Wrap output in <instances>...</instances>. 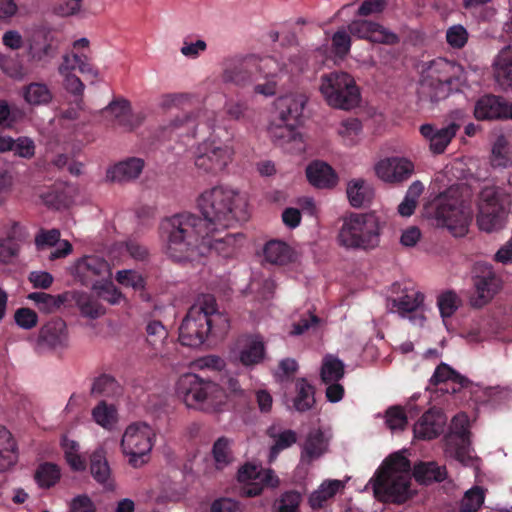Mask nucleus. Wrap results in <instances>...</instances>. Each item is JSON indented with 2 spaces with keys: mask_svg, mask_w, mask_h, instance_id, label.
Returning a JSON list of instances; mask_svg holds the SVG:
<instances>
[{
  "mask_svg": "<svg viewBox=\"0 0 512 512\" xmlns=\"http://www.w3.org/2000/svg\"><path fill=\"white\" fill-rule=\"evenodd\" d=\"M160 236L165 243L167 256L174 262L182 263L195 261L212 249L227 256L231 251H224L222 245L233 248L240 235L227 233L224 238H214L200 216L183 212L161 221Z\"/></svg>",
  "mask_w": 512,
  "mask_h": 512,
  "instance_id": "1",
  "label": "nucleus"
},
{
  "mask_svg": "<svg viewBox=\"0 0 512 512\" xmlns=\"http://www.w3.org/2000/svg\"><path fill=\"white\" fill-rule=\"evenodd\" d=\"M412 475L420 484L442 482L447 477L444 465L434 461L415 464L411 473L410 461L400 453L387 457L369 480L374 497L383 503L403 504L413 496Z\"/></svg>",
  "mask_w": 512,
  "mask_h": 512,
  "instance_id": "2",
  "label": "nucleus"
},
{
  "mask_svg": "<svg viewBox=\"0 0 512 512\" xmlns=\"http://www.w3.org/2000/svg\"><path fill=\"white\" fill-rule=\"evenodd\" d=\"M206 229L212 237L221 238L220 232L238 222L249 219L248 203L237 191L215 186L204 191L197 200Z\"/></svg>",
  "mask_w": 512,
  "mask_h": 512,
  "instance_id": "3",
  "label": "nucleus"
},
{
  "mask_svg": "<svg viewBox=\"0 0 512 512\" xmlns=\"http://www.w3.org/2000/svg\"><path fill=\"white\" fill-rule=\"evenodd\" d=\"M228 316L219 311L211 294L198 297L189 308L179 327V341L183 346L200 347L209 336L223 337L229 330Z\"/></svg>",
  "mask_w": 512,
  "mask_h": 512,
  "instance_id": "4",
  "label": "nucleus"
},
{
  "mask_svg": "<svg viewBox=\"0 0 512 512\" xmlns=\"http://www.w3.org/2000/svg\"><path fill=\"white\" fill-rule=\"evenodd\" d=\"M176 393L187 407L204 412H217L226 403L228 394L217 383L188 373L182 375L176 386Z\"/></svg>",
  "mask_w": 512,
  "mask_h": 512,
  "instance_id": "5",
  "label": "nucleus"
},
{
  "mask_svg": "<svg viewBox=\"0 0 512 512\" xmlns=\"http://www.w3.org/2000/svg\"><path fill=\"white\" fill-rule=\"evenodd\" d=\"M336 241L347 250L375 249L380 243L378 218L372 213H350L342 218Z\"/></svg>",
  "mask_w": 512,
  "mask_h": 512,
  "instance_id": "6",
  "label": "nucleus"
},
{
  "mask_svg": "<svg viewBox=\"0 0 512 512\" xmlns=\"http://www.w3.org/2000/svg\"><path fill=\"white\" fill-rule=\"evenodd\" d=\"M320 92L329 106L350 110L359 105L361 94L355 79L346 72H331L321 77Z\"/></svg>",
  "mask_w": 512,
  "mask_h": 512,
  "instance_id": "7",
  "label": "nucleus"
},
{
  "mask_svg": "<svg viewBox=\"0 0 512 512\" xmlns=\"http://www.w3.org/2000/svg\"><path fill=\"white\" fill-rule=\"evenodd\" d=\"M154 437L153 429L144 422L133 423L126 428L121 448L130 466L139 468L149 461Z\"/></svg>",
  "mask_w": 512,
  "mask_h": 512,
  "instance_id": "8",
  "label": "nucleus"
},
{
  "mask_svg": "<svg viewBox=\"0 0 512 512\" xmlns=\"http://www.w3.org/2000/svg\"><path fill=\"white\" fill-rule=\"evenodd\" d=\"M472 273L475 293L471 297V305L482 308L502 290L504 282L501 274L488 262H476Z\"/></svg>",
  "mask_w": 512,
  "mask_h": 512,
  "instance_id": "9",
  "label": "nucleus"
},
{
  "mask_svg": "<svg viewBox=\"0 0 512 512\" xmlns=\"http://www.w3.org/2000/svg\"><path fill=\"white\" fill-rule=\"evenodd\" d=\"M202 125L208 130L213 129L217 125L216 113L207 109L198 110L195 113L183 112L171 120L168 125L160 127L157 138L159 140L170 139L174 132L178 136L185 134L195 137L199 126Z\"/></svg>",
  "mask_w": 512,
  "mask_h": 512,
  "instance_id": "10",
  "label": "nucleus"
},
{
  "mask_svg": "<svg viewBox=\"0 0 512 512\" xmlns=\"http://www.w3.org/2000/svg\"><path fill=\"white\" fill-rule=\"evenodd\" d=\"M455 66L445 59L434 60L429 68L427 77L421 83V93L431 100L438 102L445 99L452 91L457 78L451 73Z\"/></svg>",
  "mask_w": 512,
  "mask_h": 512,
  "instance_id": "11",
  "label": "nucleus"
},
{
  "mask_svg": "<svg viewBox=\"0 0 512 512\" xmlns=\"http://www.w3.org/2000/svg\"><path fill=\"white\" fill-rule=\"evenodd\" d=\"M233 150L216 139H207L200 143L195 153V166L204 173L216 175L231 162Z\"/></svg>",
  "mask_w": 512,
  "mask_h": 512,
  "instance_id": "12",
  "label": "nucleus"
},
{
  "mask_svg": "<svg viewBox=\"0 0 512 512\" xmlns=\"http://www.w3.org/2000/svg\"><path fill=\"white\" fill-rule=\"evenodd\" d=\"M264 77L261 60L254 55L234 57L224 63L222 79L225 83L245 87Z\"/></svg>",
  "mask_w": 512,
  "mask_h": 512,
  "instance_id": "13",
  "label": "nucleus"
},
{
  "mask_svg": "<svg viewBox=\"0 0 512 512\" xmlns=\"http://www.w3.org/2000/svg\"><path fill=\"white\" fill-rule=\"evenodd\" d=\"M506 218L507 210L497 193L492 190H484L477 215V224L480 230L488 233L500 230L504 227Z\"/></svg>",
  "mask_w": 512,
  "mask_h": 512,
  "instance_id": "14",
  "label": "nucleus"
},
{
  "mask_svg": "<svg viewBox=\"0 0 512 512\" xmlns=\"http://www.w3.org/2000/svg\"><path fill=\"white\" fill-rule=\"evenodd\" d=\"M238 481L245 483L243 493L247 497L259 496L264 488H276L279 478L275 472L268 468L246 463L238 470Z\"/></svg>",
  "mask_w": 512,
  "mask_h": 512,
  "instance_id": "15",
  "label": "nucleus"
},
{
  "mask_svg": "<svg viewBox=\"0 0 512 512\" xmlns=\"http://www.w3.org/2000/svg\"><path fill=\"white\" fill-rule=\"evenodd\" d=\"M75 278L92 289L111 278V269L106 260L97 256H85L75 265Z\"/></svg>",
  "mask_w": 512,
  "mask_h": 512,
  "instance_id": "16",
  "label": "nucleus"
},
{
  "mask_svg": "<svg viewBox=\"0 0 512 512\" xmlns=\"http://www.w3.org/2000/svg\"><path fill=\"white\" fill-rule=\"evenodd\" d=\"M474 116L480 121L512 119V103L502 96L484 94L475 102Z\"/></svg>",
  "mask_w": 512,
  "mask_h": 512,
  "instance_id": "17",
  "label": "nucleus"
},
{
  "mask_svg": "<svg viewBox=\"0 0 512 512\" xmlns=\"http://www.w3.org/2000/svg\"><path fill=\"white\" fill-rule=\"evenodd\" d=\"M413 172L414 164L406 158H385L375 165L377 177L391 184H398L408 180Z\"/></svg>",
  "mask_w": 512,
  "mask_h": 512,
  "instance_id": "18",
  "label": "nucleus"
},
{
  "mask_svg": "<svg viewBox=\"0 0 512 512\" xmlns=\"http://www.w3.org/2000/svg\"><path fill=\"white\" fill-rule=\"evenodd\" d=\"M348 31L359 39H365L373 43L393 45L399 42V37L395 33L373 21L353 20L348 25Z\"/></svg>",
  "mask_w": 512,
  "mask_h": 512,
  "instance_id": "19",
  "label": "nucleus"
},
{
  "mask_svg": "<svg viewBox=\"0 0 512 512\" xmlns=\"http://www.w3.org/2000/svg\"><path fill=\"white\" fill-rule=\"evenodd\" d=\"M56 55L57 47L49 32L35 33L27 40V56L30 62L46 67Z\"/></svg>",
  "mask_w": 512,
  "mask_h": 512,
  "instance_id": "20",
  "label": "nucleus"
},
{
  "mask_svg": "<svg viewBox=\"0 0 512 512\" xmlns=\"http://www.w3.org/2000/svg\"><path fill=\"white\" fill-rule=\"evenodd\" d=\"M68 342L67 326L61 318L48 321L39 330L37 346L41 349H64Z\"/></svg>",
  "mask_w": 512,
  "mask_h": 512,
  "instance_id": "21",
  "label": "nucleus"
},
{
  "mask_svg": "<svg viewBox=\"0 0 512 512\" xmlns=\"http://www.w3.org/2000/svg\"><path fill=\"white\" fill-rule=\"evenodd\" d=\"M459 129L460 125L455 122L442 128L427 123L420 126V133L429 142V148L433 154H442Z\"/></svg>",
  "mask_w": 512,
  "mask_h": 512,
  "instance_id": "22",
  "label": "nucleus"
},
{
  "mask_svg": "<svg viewBox=\"0 0 512 512\" xmlns=\"http://www.w3.org/2000/svg\"><path fill=\"white\" fill-rule=\"evenodd\" d=\"M89 469L93 479L106 491L115 490V479L103 447H98L90 455Z\"/></svg>",
  "mask_w": 512,
  "mask_h": 512,
  "instance_id": "23",
  "label": "nucleus"
},
{
  "mask_svg": "<svg viewBox=\"0 0 512 512\" xmlns=\"http://www.w3.org/2000/svg\"><path fill=\"white\" fill-rule=\"evenodd\" d=\"M444 414L434 408L426 411L414 425V435L418 439L432 440L437 438L444 429Z\"/></svg>",
  "mask_w": 512,
  "mask_h": 512,
  "instance_id": "24",
  "label": "nucleus"
},
{
  "mask_svg": "<svg viewBox=\"0 0 512 512\" xmlns=\"http://www.w3.org/2000/svg\"><path fill=\"white\" fill-rule=\"evenodd\" d=\"M238 359L245 367H253L262 362L265 356V345L259 335H246L238 340Z\"/></svg>",
  "mask_w": 512,
  "mask_h": 512,
  "instance_id": "25",
  "label": "nucleus"
},
{
  "mask_svg": "<svg viewBox=\"0 0 512 512\" xmlns=\"http://www.w3.org/2000/svg\"><path fill=\"white\" fill-rule=\"evenodd\" d=\"M67 305L76 306L83 317L96 319L105 313V309L91 294L80 291L66 292Z\"/></svg>",
  "mask_w": 512,
  "mask_h": 512,
  "instance_id": "26",
  "label": "nucleus"
},
{
  "mask_svg": "<svg viewBox=\"0 0 512 512\" xmlns=\"http://www.w3.org/2000/svg\"><path fill=\"white\" fill-rule=\"evenodd\" d=\"M328 440L320 429L311 430L302 446L300 460L303 464L310 465L313 461L322 457L328 450Z\"/></svg>",
  "mask_w": 512,
  "mask_h": 512,
  "instance_id": "27",
  "label": "nucleus"
},
{
  "mask_svg": "<svg viewBox=\"0 0 512 512\" xmlns=\"http://www.w3.org/2000/svg\"><path fill=\"white\" fill-rule=\"evenodd\" d=\"M306 176L311 185L317 188H333L338 182L334 169L323 161H313L306 168Z\"/></svg>",
  "mask_w": 512,
  "mask_h": 512,
  "instance_id": "28",
  "label": "nucleus"
},
{
  "mask_svg": "<svg viewBox=\"0 0 512 512\" xmlns=\"http://www.w3.org/2000/svg\"><path fill=\"white\" fill-rule=\"evenodd\" d=\"M435 217L448 228L457 225L462 218L458 200L449 198L446 193L440 194L435 200Z\"/></svg>",
  "mask_w": 512,
  "mask_h": 512,
  "instance_id": "29",
  "label": "nucleus"
},
{
  "mask_svg": "<svg viewBox=\"0 0 512 512\" xmlns=\"http://www.w3.org/2000/svg\"><path fill=\"white\" fill-rule=\"evenodd\" d=\"M305 103L306 98L303 95H287L278 99L277 108L281 121L298 126Z\"/></svg>",
  "mask_w": 512,
  "mask_h": 512,
  "instance_id": "30",
  "label": "nucleus"
},
{
  "mask_svg": "<svg viewBox=\"0 0 512 512\" xmlns=\"http://www.w3.org/2000/svg\"><path fill=\"white\" fill-rule=\"evenodd\" d=\"M144 168V161L131 157L115 164L107 171V178L113 182H128L138 178Z\"/></svg>",
  "mask_w": 512,
  "mask_h": 512,
  "instance_id": "31",
  "label": "nucleus"
},
{
  "mask_svg": "<svg viewBox=\"0 0 512 512\" xmlns=\"http://www.w3.org/2000/svg\"><path fill=\"white\" fill-rule=\"evenodd\" d=\"M449 383L452 384L451 392L457 393L462 388L468 387L471 382L467 377L462 376L446 363H441L436 367L430 378V384L437 386L439 384L448 385Z\"/></svg>",
  "mask_w": 512,
  "mask_h": 512,
  "instance_id": "32",
  "label": "nucleus"
},
{
  "mask_svg": "<svg viewBox=\"0 0 512 512\" xmlns=\"http://www.w3.org/2000/svg\"><path fill=\"white\" fill-rule=\"evenodd\" d=\"M266 434L274 442L269 452L270 461L276 459L280 452L294 445L298 439V435L294 430L282 429L276 424L268 427Z\"/></svg>",
  "mask_w": 512,
  "mask_h": 512,
  "instance_id": "33",
  "label": "nucleus"
},
{
  "mask_svg": "<svg viewBox=\"0 0 512 512\" xmlns=\"http://www.w3.org/2000/svg\"><path fill=\"white\" fill-rule=\"evenodd\" d=\"M58 70L59 73H66L67 70H78L86 78L92 80L96 79L99 74L87 55L74 52L63 56V61Z\"/></svg>",
  "mask_w": 512,
  "mask_h": 512,
  "instance_id": "34",
  "label": "nucleus"
},
{
  "mask_svg": "<svg viewBox=\"0 0 512 512\" xmlns=\"http://www.w3.org/2000/svg\"><path fill=\"white\" fill-rule=\"evenodd\" d=\"M495 77L504 90L512 91V46L503 48L495 62Z\"/></svg>",
  "mask_w": 512,
  "mask_h": 512,
  "instance_id": "35",
  "label": "nucleus"
},
{
  "mask_svg": "<svg viewBox=\"0 0 512 512\" xmlns=\"http://www.w3.org/2000/svg\"><path fill=\"white\" fill-rule=\"evenodd\" d=\"M145 336L146 343L151 347L152 354L156 356L162 353L168 338V330L160 320L152 318L146 320Z\"/></svg>",
  "mask_w": 512,
  "mask_h": 512,
  "instance_id": "36",
  "label": "nucleus"
},
{
  "mask_svg": "<svg viewBox=\"0 0 512 512\" xmlns=\"http://www.w3.org/2000/svg\"><path fill=\"white\" fill-rule=\"evenodd\" d=\"M122 394L119 382L110 374H100L91 384L90 395L94 398H114Z\"/></svg>",
  "mask_w": 512,
  "mask_h": 512,
  "instance_id": "37",
  "label": "nucleus"
},
{
  "mask_svg": "<svg viewBox=\"0 0 512 512\" xmlns=\"http://www.w3.org/2000/svg\"><path fill=\"white\" fill-rule=\"evenodd\" d=\"M296 395L293 398V408L298 412L311 410L316 404L315 387L305 378H298L295 382Z\"/></svg>",
  "mask_w": 512,
  "mask_h": 512,
  "instance_id": "38",
  "label": "nucleus"
},
{
  "mask_svg": "<svg viewBox=\"0 0 512 512\" xmlns=\"http://www.w3.org/2000/svg\"><path fill=\"white\" fill-rule=\"evenodd\" d=\"M22 97L31 106L48 105L53 99V93L43 82H31L22 87Z\"/></svg>",
  "mask_w": 512,
  "mask_h": 512,
  "instance_id": "39",
  "label": "nucleus"
},
{
  "mask_svg": "<svg viewBox=\"0 0 512 512\" xmlns=\"http://www.w3.org/2000/svg\"><path fill=\"white\" fill-rule=\"evenodd\" d=\"M17 461V446L12 434L0 426V472H4Z\"/></svg>",
  "mask_w": 512,
  "mask_h": 512,
  "instance_id": "40",
  "label": "nucleus"
},
{
  "mask_svg": "<svg viewBox=\"0 0 512 512\" xmlns=\"http://www.w3.org/2000/svg\"><path fill=\"white\" fill-rule=\"evenodd\" d=\"M424 301V294L413 287L405 286L402 294L392 300L393 307L397 308L399 314L404 316L407 313L415 312Z\"/></svg>",
  "mask_w": 512,
  "mask_h": 512,
  "instance_id": "41",
  "label": "nucleus"
},
{
  "mask_svg": "<svg viewBox=\"0 0 512 512\" xmlns=\"http://www.w3.org/2000/svg\"><path fill=\"white\" fill-rule=\"evenodd\" d=\"M344 485L340 480H326L309 497V505L318 510L326 506V503L334 498Z\"/></svg>",
  "mask_w": 512,
  "mask_h": 512,
  "instance_id": "42",
  "label": "nucleus"
},
{
  "mask_svg": "<svg viewBox=\"0 0 512 512\" xmlns=\"http://www.w3.org/2000/svg\"><path fill=\"white\" fill-rule=\"evenodd\" d=\"M294 252L285 242L271 240L264 247L266 261L275 265H286L293 260Z\"/></svg>",
  "mask_w": 512,
  "mask_h": 512,
  "instance_id": "43",
  "label": "nucleus"
},
{
  "mask_svg": "<svg viewBox=\"0 0 512 512\" xmlns=\"http://www.w3.org/2000/svg\"><path fill=\"white\" fill-rule=\"evenodd\" d=\"M105 115H111L115 124L126 130H132L134 124L132 122L130 103L124 99L114 100L104 109Z\"/></svg>",
  "mask_w": 512,
  "mask_h": 512,
  "instance_id": "44",
  "label": "nucleus"
},
{
  "mask_svg": "<svg viewBox=\"0 0 512 512\" xmlns=\"http://www.w3.org/2000/svg\"><path fill=\"white\" fill-rule=\"evenodd\" d=\"M269 133L273 142L281 147L289 143H302L301 134L293 123L282 122V124L274 125L270 128Z\"/></svg>",
  "mask_w": 512,
  "mask_h": 512,
  "instance_id": "45",
  "label": "nucleus"
},
{
  "mask_svg": "<svg viewBox=\"0 0 512 512\" xmlns=\"http://www.w3.org/2000/svg\"><path fill=\"white\" fill-rule=\"evenodd\" d=\"M66 292L57 296L45 292L29 293L27 299L33 301L38 309L44 313H53L62 305L67 304Z\"/></svg>",
  "mask_w": 512,
  "mask_h": 512,
  "instance_id": "46",
  "label": "nucleus"
},
{
  "mask_svg": "<svg viewBox=\"0 0 512 512\" xmlns=\"http://www.w3.org/2000/svg\"><path fill=\"white\" fill-rule=\"evenodd\" d=\"M61 478V470L57 464L51 462L41 463L34 475L38 486L43 489H49L55 486Z\"/></svg>",
  "mask_w": 512,
  "mask_h": 512,
  "instance_id": "47",
  "label": "nucleus"
},
{
  "mask_svg": "<svg viewBox=\"0 0 512 512\" xmlns=\"http://www.w3.org/2000/svg\"><path fill=\"white\" fill-rule=\"evenodd\" d=\"M346 192L350 204L355 208L364 206L370 202L372 197V191L363 179L351 180L347 185Z\"/></svg>",
  "mask_w": 512,
  "mask_h": 512,
  "instance_id": "48",
  "label": "nucleus"
},
{
  "mask_svg": "<svg viewBox=\"0 0 512 512\" xmlns=\"http://www.w3.org/2000/svg\"><path fill=\"white\" fill-rule=\"evenodd\" d=\"M470 436L471 435L445 437L446 450L460 462H465L470 458Z\"/></svg>",
  "mask_w": 512,
  "mask_h": 512,
  "instance_id": "49",
  "label": "nucleus"
},
{
  "mask_svg": "<svg viewBox=\"0 0 512 512\" xmlns=\"http://www.w3.org/2000/svg\"><path fill=\"white\" fill-rule=\"evenodd\" d=\"M344 363L338 358L327 355L322 361L320 377L323 383L338 382L344 376Z\"/></svg>",
  "mask_w": 512,
  "mask_h": 512,
  "instance_id": "50",
  "label": "nucleus"
},
{
  "mask_svg": "<svg viewBox=\"0 0 512 512\" xmlns=\"http://www.w3.org/2000/svg\"><path fill=\"white\" fill-rule=\"evenodd\" d=\"M302 495L296 490L285 491L275 501L273 512H301Z\"/></svg>",
  "mask_w": 512,
  "mask_h": 512,
  "instance_id": "51",
  "label": "nucleus"
},
{
  "mask_svg": "<svg viewBox=\"0 0 512 512\" xmlns=\"http://www.w3.org/2000/svg\"><path fill=\"white\" fill-rule=\"evenodd\" d=\"M362 131V123L358 118L350 117L340 122L337 129L338 135L343 142L348 145H354L356 139Z\"/></svg>",
  "mask_w": 512,
  "mask_h": 512,
  "instance_id": "52",
  "label": "nucleus"
},
{
  "mask_svg": "<svg viewBox=\"0 0 512 512\" xmlns=\"http://www.w3.org/2000/svg\"><path fill=\"white\" fill-rule=\"evenodd\" d=\"M484 499L483 489L474 486L464 494L460 502V512H477L484 503Z\"/></svg>",
  "mask_w": 512,
  "mask_h": 512,
  "instance_id": "53",
  "label": "nucleus"
},
{
  "mask_svg": "<svg viewBox=\"0 0 512 512\" xmlns=\"http://www.w3.org/2000/svg\"><path fill=\"white\" fill-rule=\"evenodd\" d=\"M212 455L218 468L228 465L232 461L231 441L224 436L218 438L213 444Z\"/></svg>",
  "mask_w": 512,
  "mask_h": 512,
  "instance_id": "54",
  "label": "nucleus"
},
{
  "mask_svg": "<svg viewBox=\"0 0 512 512\" xmlns=\"http://www.w3.org/2000/svg\"><path fill=\"white\" fill-rule=\"evenodd\" d=\"M92 417L97 424L107 428L116 420V409L114 405L102 400L93 408Z\"/></svg>",
  "mask_w": 512,
  "mask_h": 512,
  "instance_id": "55",
  "label": "nucleus"
},
{
  "mask_svg": "<svg viewBox=\"0 0 512 512\" xmlns=\"http://www.w3.org/2000/svg\"><path fill=\"white\" fill-rule=\"evenodd\" d=\"M0 69L5 75L14 80H22L26 75L20 60L10 55H0Z\"/></svg>",
  "mask_w": 512,
  "mask_h": 512,
  "instance_id": "56",
  "label": "nucleus"
},
{
  "mask_svg": "<svg viewBox=\"0 0 512 512\" xmlns=\"http://www.w3.org/2000/svg\"><path fill=\"white\" fill-rule=\"evenodd\" d=\"M115 279L122 286L131 287L135 291H142L146 285L145 278L134 270H120Z\"/></svg>",
  "mask_w": 512,
  "mask_h": 512,
  "instance_id": "57",
  "label": "nucleus"
},
{
  "mask_svg": "<svg viewBox=\"0 0 512 512\" xmlns=\"http://www.w3.org/2000/svg\"><path fill=\"white\" fill-rule=\"evenodd\" d=\"M97 297L108 302L111 305L120 303L122 299V293L115 287L110 279L104 281L99 287L94 288Z\"/></svg>",
  "mask_w": 512,
  "mask_h": 512,
  "instance_id": "58",
  "label": "nucleus"
},
{
  "mask_svg": "<svg viewBox=\"0 0 512 512\" xmlns=\"http://www.w3.org/2000/svg\"><path fill=\"white\" fill-rule=\"evenodd\" d=\"M458 296L455 292L448 291L438 297V307L443 318L452 316L458 308Z\"/></svg>",
  "mask_w": 512,
  "mask_h": 512,
  "instance_id": "59",
  "label": "nucleus"
},
{
  "mask_svg": "<svg viewBox=\"0 0 512 512\" xmlns=\"http://www.w3.org/2000/svg\"><path fill=\"white\" fill-rule=\"evenodd\" d=\"M14 320L19 327L29 330L37 325L38 315L34 310L22 307L15 311Z\"/></svg>",
  "mask_w": 512,
  "mask_h": 512,
  "instance_id": "60",
  "label": "nucleus"
},
{
  "mask_svg": "<svg viewBox=\"0 0 512 512\" xmlns=\"http://www.w3.org/2000/svg\"><path fill=\"white\" fill-rule=\"evenodd\" d=\"M446 40L451 47L460 49L468 41V32L462 25H454L447 30Z\"/></svg>",
  "mask_w": 512,
  "mask_h": 512,
  "instance_id": "61",
  "label": "nucleus"
},
{
  "mask_svg": "<svg viewBox=\"0 0 512 512\" xmlns=\"http://www.w3.org/2000/svg\"><path fill=\"white\" fill-rule=\"evenodd\" d=\"M60 241V231L58 229L40 231L35 236V245L37 250H42L45 247H53Z\"/></svg>",
  "mask_w": 512,
  "mask_h": 512,
  "instance_id": "62",
  "label": "nucleus"
},
{
  "mask_svg": "<svg viewBox=\"0 0 512 512\" xmlns=\"http://www.w3.org/2000/svg\"><path fill=\"white\" fill-rule=\"evenodd\" d=\"M332 47L337 56H346L351 48L350 35L344 30H338L332 37Z\"/></svg>",
  "mask_w": 512,
  "mask_h": 512,
  "instance_id": "63",
  "label": "nucleus"
},
{
  "mask_svg": "<svg viewBox=\"0 0 512 512\" xmlns=\"http://www.w3.org/2000/svg\"><path fill=\"white\" fill-rule=\"evenodd\" d=\"M14 155L31 159L35 155L34 141L29 137H18L14 139L13 151Z\"/></svg>",
  "mask_w": 512,
  "mask_h": 512,
  "instance_id": "64",
  "label": "nucleus"
}]
</instances>
